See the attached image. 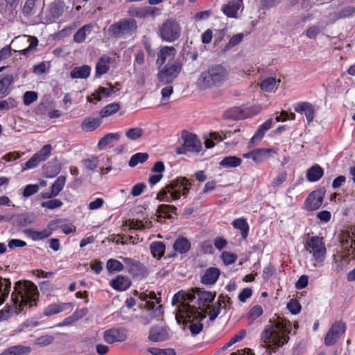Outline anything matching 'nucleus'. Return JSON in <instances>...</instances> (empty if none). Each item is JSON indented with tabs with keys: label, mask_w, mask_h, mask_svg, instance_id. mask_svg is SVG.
Listing matches in <instances>:
<instances>
[{
	"label": "nucleus",
	"mask_w": 355,
	"mask_h": 355,
	"mask_svg": "<svg viewBox=\"0 0 355 355\" xmlns=\"http://www.w3.org/2000/svg\"><path fill=\"white\" fill-rule=\"evenodd\" d=\"M38 295L37 287L31 282H17L11 294V304L0 311V320H8L13 313L31 308Z\"/></svg>",
	"instance_id": "obj_1"
},
{
	"label": "nucleus",
	"mask_w": 355,
	"mask_h": 355,
	"mask_svg": "<svg viewBox=\"0 0 355 355\" xmlns=\"http://www.w3.org/2000/svg\"><path fill=\"white\" fill-rule=\"evenodd\" d=\"M291 323L278 317L274 327L267 326L261 334V339L265 343L271 344L275 347H280L289 340L288 334L291 333Z\"/></svg>",
	"instance_id": "obj_2"
},
{
	"label": "nucleus",
	"mask_w": 355,
	"mask_h": 355,
	"mask_svg": "<svg viewBox=\"0 0 355 355\" xmlns=\"http://www.w3.org/2000/svg\"><path fill=\"white\" fill-rule=\"evenodd\" d=\"M191 183L186 178H179L172 180L157 193L159 201L171 202L180 199L181 195L186 198L189 192Z\"/></svg>",
	"instance_id": "obj_3"
},
{
	"label": "nucleus",
	"mask_w": 355,
	"mask_h": 355,
	"mask_svg": "<svg viewBox=\"0 0 355 355\" xmlns=\"http://www.w3.org/2000/svg\"><path fill=\"white\" fill-rule=\"evenodd\" d=\"M195 300V296L191 293H186L180 291L174 295L172 299V304L175 305L180 303L178 306L176 319L179 318H191L199 315L198 313V308L191 306L189 302H192Z\"/></svg>",
	"instance_id": "obj_4"
},
{
	"label": "nucleus",
	"mask_w": 355,
	"mask_h": 355,
	"mask_svg": "<svg viewBox=\"0 0 355 355\" xmlns=\"http://www.w3.org/2000/svg\"><path fill=\"white\" fill-rule=\"evenodd\" d=\"M307 251L312 254L315 263L314 267L322 266L326 257L327 249L323 238L318 236H312L306 241Z\"/></svg>",
	"instance_id": "obj_5"
},
{
	"label": "nucleus",
	"mask_w": 355,
	"mask_h": 355,
	"mask_svg": "<svg viewBox=\"0 0 355 355\" xmlns=\"http://www.w3.org/2000/svg\"><path fill=\"white\" fill-rule=\"evenodd\" d=\"M182 28L180 24L175 19H166L159 26L158 35L163 41L173 42L181 35Z\"/></svg>",
	"instance_id": "obj_6"
},
{
	"label": "nucleus",
	"mask_w": 355,
	"mask_h": 355,
	"mask_svg": "<svg viewBox=\"0 0 355 355\" xmlns=\"http://www.w3.org/2000/svg\"><path fill=\"white\" fill-rule=\"evenodd\" d=\"M182 70V64L175 61L172 64H166L157 73L158 85L171 84Z\"/></svg>",
	"instance_id": "obj_7"
},
{
	"label": "nucleus",
	"mask_w": 355,
	"mask_h": 355,
	"mask_svg": "<svg viewBox=\"0 0 355 355\" xmlns=\"http://www.w3.org/2000/svg\"><path fill=\"white\" fill-rule=\"evenodd\" d=\"M137 22L133 19H123L118 22L112 24L108 28V34L114 37L119 38L131 33L137 29Z\"/></svg>",
	"instance_id": "obj_8"
},
{
	"label": "nucleus",
	"mask_w": 355,
	"mask_h": 355,
	"mask_svg": "<svg viewBox=\"0 0 355 355\" xmlns=\"http://www.w3.org/2000/svg\"><path fill=\"white\" fill-rule=\"evenodd\" d=\"M182 139L183 144L176 148L177 154H186L188 152L199 153L201 150L202 144L196 135L184 132L182 134Z\"/></svg>",
	"instance_id": "obj_9"
},
{
	"label": "nucleus",
	"mask_w": 355,
	"mask_h": 355,
	"mask_svg": "<svg viewBox=\"0 0 355 355\" xmlns=\"http://www.w3.org/2000/svg\"><path fill=\"white\" fill-rule=\"evenodd\" d=\"M121 259L127 271L133 278L142 279L148 275L146 268L139 261L128 257H121Z\"/></svg>",
	"instance_id": "obj_10"
},
{
	"label": "nucleus",
	"mask_w": 355,
	"mask_h": 355,
	"mask_svg": "<svg viewBox=\"0 0 355 355\" xmlns=\"http://www.w3.org/2000/svg\"><path fill=\"white\" fill-rule=\"evenodd\" d=\"M52 150L50 144L44 146L41 150L34 154L31 158L25 163V168H22V171L25 169H32L37 167L42 162L48 159Z\"/></svg>",
	"instance_id": "obj_11"
},
{
	"label": "nucleus",
	"mask_w": 355,
	"mask_h": 355,
	"mask_svg": "<svg viewBox=\"0 0 355 355\" xmlns=\"http://www.w3.org/2000/svg\"><path fill=\"white\" fill-rule=\"evenodd\" d=\"M128 338L127 330L124 328H111L104 331L103 339L108 344L124 342Z\"/></svg>",
	"instance_id": "obj_12"
},
{
	"label": "nucleus",
	"mask_w": 355,
	"mask_h": 355,
	"mask_svg": "<svg viewBox=\"0 0 355 355\" xmlns=\"http://www.w3.org/2000/svg\"><path fill=\"white\" fill-rule=\"evenodd\" d=\"M65 3L63 0H55L49 6L46 15L47 23H51L60 18L64 13Z\"/></svg>",
	"instance_id": "obj_13"
},
{
	"label": "nucleus",
	"mask_w": 355,
	"mask_h": 355,
	"mask_svg": "<svg viewBox=\"0 0 355 355\" xmlns=\"http://www.w3.org/2000/svg\"><path fill=\"white\" fill-rule=\"evenodd\" d=\"M345 329L346 326L345 323L342 322L334 323L325 336V345L327 346L334 345L337 341L340 336L345 331Z\"/></svg>",
	"instance_id": "obj_14"
},
{
	"label": "nucleus",
	"mask_w": 355,
	"mask_h": 355,
	"mask_svg": "<svg viewBox=\"0 0 355 355\" xmlns=\"http://www.w3.org/2000/svg\"><path fill=\"white\" fill-rule=\"evenodd\" d=\"M324 192L320 189L311 192L306 198L305 208L309 211L318 209L322 204Z\"/></svg>",
	"instance_id": "obj_15"
},
{
	"label": "nucleus",
	"mask_w": 355,
	"mask_h": 355,
	"mask_svg": "<svg viewBox=\"0 0 355 355\" xmlns=\"http://www.w3.org/2000/svg\"><path fill=\"white\" fill-rule=\"evenodd\" d=\"M191 293L193 294L195 297L197 295L198 309L209 306L215 297V293H212L210 291H203L200 288H193Z\"/></svg>",
	"instance_id": "obj_16"
},
{
	"label": "nucleus",
	"mask_w": 355,
	"mask_h": 355,
	"mask_svg": "<svg viewBox=\"0 0 355 355\" xmlns=\"http://www.w3.org/2000/svg\"><path fill=\"white\" fill-rule=\"evenodd\" d=\"M198 313L199 315L195 316V317H191V318H179L178 322H180V320H182L183 323H189V328L191 331V333L193 336H196L198 334H200L202 329H203V324L200 322H195L194 320L197 319H200L202 320V319L206 318V315L205 314L201 313L198 310Z\"/></svg>",
	"instance_id": "obj_17"
},
{
	"label": "nucleus",
	"mask_w": 355,
	"mask_h": 355,
	"mask_svg": "<svg viewBox=\"0 0 355 355\" xmlns=\"http://www.w3.org/2000/svg\"><path fill=\"white\" fill-rule=\"evenodd\" d=\"M12 220L14 225L23 227L34 223L35 217L32 213H22L12 215L8 220Z\"/></svg>",
	"instance_id": "obj_18"
},
{
	"label": "nucleus",
	"mask_w": 355,
	"mask_h": 355,
	"mask_svg": "<svg viewBox=\"0 0 355 355\" xmlns=\"http://www.w3.org/2000/svg\"><path fill=\"white\" fill-rule=\"evenodd\" d=\"M176 52V49L173 46H165L160 49L157 53V65L160 67L164 64L167 60L173 59Z\"/></svg>",
	"instance_id": "obj_19"
},
{
	"label": "nucleus",
	"mask_w": 355,
	"mask_h": 355,
	"mask_svg": "<svg viewBox=\"0 0 355 355\" xmlns=\"http://www.w3.org/2000/svg\"><path fill=\"white\" fill-rule=\"evenodd\" d=\"M215 86L222 83L227 77V69L220 64L212 66L209 68Z\"/></svg>",
	"instance_id": "obj_20"
},
{
	"label": "nucleus",
	"mask_w": 355,
	"mask_h": 355,
	"mask_svg": "<svg viewBox=\"0 0 355 355\" xmlns=\"http://www.w3.org/2000/svg\"><path fill=\"white\" fill-rule=\"evenodd\" d=\"M51 225L52 222L49 224L48 228L44 229L42 231L28 229L24 231V233L33 241L42 240L51 236L53 230V228L51 227Z\"/></svg>",
	"instance_id": "obj_21"
},
{
	"label": "nucleus",
	"mask_w": 355,
	"mask_h": 355,
	"mask_svg": "<svg viewBox=\"0 0 355 355\" xmlns=\"http://www.w3.org/2000/svg\"><path fill=\"white\" fill-rule=\"evenodd\" d=\"M196 84L198 87L200 89H207L215 86L209 69L201 73Z\"/></svg>",
	"instance_id": "obj_22"
},
{
	"label": "nucleus",
	"mask_w": 355,
	"mask_h": 355,
	"mask_svg": "<svg viewBox=\"0 0 355 355\" xmlns=\"http://www.w3.org/2000/svg\"><path fill=\"white\" fill-rule=\"evenodd\" d=\"M243 5V0L230 1L227 4L224 5L222 10L228 17H236L237 12Z\"/></svg>",
	"instance_id": "obj_23"
},
{
	"label": "nucleus",
	"mask_w": 355,
	"mask_h": 355,
	"mask_svg": "<svg viewBox=\"0 0 355 355\" xmlns=\"http://www.w3.org/2000/svg\"><path fill=\"white\" fill-rule=\"evenodd\" d=\"M220 273L218 268L210 267L205 270L204 275L202 277L201 282L205 285H213L218 279Z\"/></svg>",
	"instance_id": "obj_24"
},
{
	"label": "nucleus",
	"mask_w": 355,
	"mask_h": 355,
	"mask_svg": "<svg viewBox=\"0 0 355 355\" xmlns=\"http://www.w3.org/2000/svg\"><path fill=\"white\" fill-rule=\"evenodd\" d=\"M295 110L297 112L304 114L308 122L312 121L314 118V109L312 105L307 102L297 103L295 106Z\"/></svg>",
	"instance_id": "obj_25"
},
{
	"label": "nucleus",
	"mask_w": 355,
	"mask_h": 355,
	"mask_svg": "<svg viewBox=\"0 0 355 355\" xmlns=\"http://www.w3.org/2000/svg\"><path fill=\"white\" fill-rule=\"evenodd\" d=\"M131 285L130 279L125 276L118 275L115 279L110 282V286L116 291H125Z\"/></svg>",
	"instance_id": "obj_26"
},
{
	"label": "nucleus",
	"mask_w": 355,
	"mask_h": 355,
	"mask_svg": "<svg viewBox=\"0 0 355 355\" xmlns=\"http://www.w3.org/2000/svg\"><path fill=\"white\" fill-rule=\"evenodd\" d=\"M110 61L111 58L107 55H103L98 59L96 66V77L98 78L107 72Z\"/></svg>",
	"instance_id": "obj_27"
},
{
	"label": "nucleus",
	"mask_w": 355,
	"mask_h": 355,
	"mask_svg": "<svg viewBox=\"0 0 355 355\" xmlns=\"http://www.w3.org/2000/svg\"><path fill=\"white\" fill-rule=\"evenodd\" d=\"M71 306V303H54L47 306L44 310L45 316L60 313Z\"/></svg>",
	"instance_id": "obj_28"
},
{
	"label": "nucleus",
	"mask_w": 355,
	"mask_h": 355,
	"mask_svg": "<svg viewBox=\"0 0 355 355\" xmlns=\"http://www.w3.org/2000/svg\"><path fill=\"white\" fill-rule=\"evenodd\" d=\"M91 67L89 65L85 64L80 67H75L70 72V76L75 78L85 79L88 78L91 73Z\"/></svg>",
	"instance_id": "obj_29"
},
{
	"label": "nucleus",
	"mask_w": 355,
	"mask_h": 355,
	"mask_svg": "<svg viewBox=\"0 0 355 355\" xmlns=\"http://www.w3.org/2000/svg\"><path fill=\"white\" fill-rule=\"evenodd\" d=\"M31 349L29 347L15 345L3 351L0 355H28Z\"/></svg>",
	"instance_id": "obj_30"
},
{
	"label": "nucleus",
	"mask_w": 355,
	"mask_h": 355,
	"mask_svg": "<svg viewBox=\"0 0 355 355\" xmlns=\"http://www.w3.org/2000/svg\"><path fill=\"white\" fill-rule=\"evenodd\" d=\"M11 282L9 279L0 277V304H3L10 291Z\"/></svg>",
	"instance_id": "obj_31"
},
{
	"label": "nucleus",
	"mask_w": 355,
	"mask_h": 355,
	"mask_svg": "<svg viewBox=\"0 0 355 355\" xmlns=\"http://www.w3.org/2000/svg\"><path fill=\"white\" fill-rule=\"evenodd\" d=\"M13 80L14 77L12 74L6 75L0 80V95L2 97L6 96L9 94V87Z\"/></svg>",
	"instance_id": "obj_32"
},
{
	"label": "nucleus",
	"mask_w": 355,
	"mask_h": 355,
	"mask_svg": "<svg viewBox=\"0 0 355 355\" xmlns=\"http://www.w3.org/2000/svg\"><path fill=\"white\" fill-rule=\"evenodd\" d=\"M280 83V80H277L273 77H268L263 79L261 83H259L261 90L266 92H272L275 88H277V83Z\"/></svg>",
	"instance_id": "obj_33"
},
{
	"label": "nucleus",
	"mask_w": 355,
	"mask_h": 355,
	"mask_svg": "<svg viewBox=\"0 0 355 355\" xmlns=\"http://www.w3.org/2000/svg\"><path fill=\"white\" fill-rule=\"evenodd\" d=\"M101 123L100 119L96 118H86L82 122L81 128L83 130L91 132L96 130L100 126Z\"/></svg>",
	"instance_id": "obj_34"
},
{
	"label": "nucleus",
	"mask_w": 355,
	"mask_h": 355,
	"mask_svg": "<svg viewBox=\"0 0 355 355\" xmlns=\"http://www.w3.org/2000/svg\"><path fill=\"white\" fill-rule=\"evenodd\" d=\"M232 225L235 229L241 231L243 239H245L248 236L249 225L246 219L243 218H237L232 222Z\"/></svg>",
	"instance_id": "obj_35"
},
{
	"label": "nucleus",
	"mask_w": 355,
	"mask_h": 355,
	"mask_svg": "<svg viewBox=\"0 0 355 355\" xmlns=\"http://www.w3.org/2000/svg\"><path fill=\"white\" fill-rule=\"evenodd\" d=\"M323 169L318 164L311 166L307 171V178L310 182H316L323 175Z\"/></svg>",
	"instance_id": "obj_36"
},
{
	"label": "nucleus",
	"mask_w": 355,
	"mask_h": 355,
	"mask_svg": "<svg viewBox=\"0 0 355 355\" xmlns=\"http://www.w3.org/2000/svg\"><path fill=\"white\" fill-rule=\"evenodd\" d=\"M242 159L236 156H227L223 158L219 163L224 168H235L241 165Z\"/></svg>",
	"instance_id": "obj_37"
},
{
	"label": "nucleus",
	"mask_w": 355,
	"mask_h": 355,
	"mask_svg": "<svg viewBox=\"0 0 355 355\" xmlns=\"http://www.w3.org/2000/svg\"><path fill=\"white\" fill-rule=\"evenodd\" d=\"M121 137V135L118 132L108 133L103 137L98 143V148L103 149L107 145L112 144L114 141H118Z\"/></svg>",
	"instance_id": "obj_38"
},
{
	"label": "nucleus",
	"mask_w": 355,
	"mask_h": 355,
	"mask_svg": "<svg viewBox=\"0 0 355 355\" xmlns=\"http://www.w3.org/2000/svg\"><path fill=\"white\" fill-rule=\"evenodd\" d=\"M165 248V245L161 241L153 242L150 245L152 255L158 259L164 255Z\"/></svg>",
	"instance_id": "obj_39"
},
{
	"label": "nucleus",
	"mask_w": 355,
	"mask_h": 355,
	"mask_svg": "<svg viewBox=\"0 0 355 355\" xmlns=\"http://www.w3.org/2000/svg\"><path fill=\"white\" fill-rule=\"evenodd\" d=\"M151 221H146L145 223L142 220H129L125 221V225L129 227L130 230H141L145 228L151 227Z\"/></svg>",
	"instance_id": "obj_40"
},
{
	"label": "nucleus",
	"mask_w": 355,
	"mask_h": 355,
	"mask_svg": "<svg viewBox=\"0 0 355 355\" xmlns=\"http://www.w3.org/2000/svg\"><path fill=\"white\" fill-rule=\"evenodd\" d=\"M271 152L272 150L270 148L254 149L253 161L256 163H261L270 156Z\"/></svg>",
	"instance_id": "obj_41"
},
{
	"label": "nucleus",
	"mask_w": 355,
	"mask_h": 355,
	"mask_svg": "<svg viewBox=\"0 0 355 355\" xmlns=\"http://www.w3.org/2000/svg\"><path fill=\"white\" fill-rule=\"evenodd\" d=\"M342 248L345 251V257H349L350 254L355 256V239L349 236L342 241Z\"/></svg>",
	"instance_id": "obj_42"
},
{
	"label": "nucleus",
	"mask_w": 355,
	"mask_h": 355,
	"mask_svg": "<svg viewBox=\"0 0 355 355\" xmlns=\"http://www.w3.org/2000/svg\"><path fill=\"white\" fill-rule=\"evenodd\" d=\"M190 246L189 241L184 237L178 238L173 244L174 250L180 253L187 252L189 250Z\"/></svg>",
	"instance_id": "obj_43"
},
{
	"label": "nucleus",
	"mask_w": 355,
	"mask_h": 355,
	"mask_svg": "<svg viewBox=\"0 0 355 355\" xmlns=\"http://www.w3.org/2000/svg\"><path fill=\"white\" fill-rule=\"evenodd\" d=\"M92 28V25L87 24L83 26L74 34L73 40L78 43L83 42L86 38L87 33H90Z\"/></svg>",
	"instance_id": "obj_44"
},
{
	"label": "nucleus",
	"mask_w": 355,
	"mask_h": 355,
	"mask_svg": "<svg viewBox=\"0 0 355 355\" xmlns=\"http://www.w3.org/2000/svg\"><path fill=\"white\" fill-rule=\"evenodd\" d=\"M120 109V104L119 103H112L105 106L101 111L100 115L102 118L109 116L115 114Z\"/></svg>",
	"instance_id": "obj_45"
},
{
	"label": "nucleus",
	"mask_w": 355,
	"mask_h": 355,
	"mask_svg": "<svg viewBox=\"0 0 355 355\" xmlns=\"http://www.w3.org/2000/svg\"><path fill=\"white\" fill-rule=\"evenodd\" d=\"M66 182V177L64 175L59 176L51 187L53 195L58 196L64 187Z\"/></svg>",
	"instance_id": "obj_46"
},
{
	"label": "nucleus",
	"mask_w": 355,
	"mask_h": 355,
	"mask_svg": "<svg viewBox=\"0 0 355 355\" xmlns=\"http://www.w3.org/2000/svg\"><path fill=\"white\" fill-rule=\"evenodd\" d=\"M148 154L146 153H137L131 157L128 164L130 167H135L138 164L144 163L148 159Z\"/></svg>",
	"instance_id": "obj_47"
},
{
	"label": "nucleus",
	"mask_w": 355,
	"mask_h": 355,
	"mask_svg": "<svg viewBox=\"0 0 355 355\" xmlns=\"http://www.w3.org/2000/svg\"><path fill=\"white\" fill-rule=\"evenodd\" d=\"M114 92V87L111 85L109 88L99 87L98 89L94 93H93L92 96L95 100L99 101L101 100V95L110 96Z\"/></svg>",
	"instance_id": "obj_48"
},
{
	"label": "nucleus",
	"mask_w": 355,
	"mask_h": 355,
	"mask_svg": "<svg viewBox=\"0 0 355 355\" xmlns=\"http://www.w3.org/2000/svg\"><path fill=\"white\" fill-rule=\"evenodd\" d=\"M106 267L110 272H119L124 269V266L119 261L114 259H110L107 261Z\"/></svg>",
	"instance_id": "obj_49"
},
{
	"label": "nucleus",
	"mask_w": 355,
	"mask_h": 355,
	"mask_svg": "<svg viewBox=\"0 0 355 355\" xmlns=\"http://www.w3.org/2000/svg\"><path fill=\"white\" fill-rule=\"evenodd\" d=\"M222 304H225V297L223 295H220L218 297V300L217 302V305H215L214 306V308L212 309V310H211V311H210L209 320L211 321H214L217 318L218 314L220 313V309Z\"/></svg>",
	"instance_id": "obj_50"
},
{
	"label": "nucleus",
	"mask_w": 355,
	"mask_h": 355,
	"mask_svg": "<svg viewBox=\"0 0 355 355\" xmlns=\"http://www.w3.org/2000/svg\"><path fill=\"white\" fill-rule=\"evenodd\" d=\"M147 352L153 355H175V352L173 349H159L156 347H149Z\"/></svg>",
	"instance_id": "obj_51"
},
{
	"label": "nucleus",
	"mask_w": 355,
	"mask_h": 355,
	"mask_svg": "<svg viewBox=\"0 0 355 355\" xmlns=\"http://www.w3.org/2000/svg\"><path fill=\"white\" fill-rule=\"evenodd\" d=\"M144 130L141 128H132L125 132V136L130 140H137L143 135Z\"/></svg>",
	"instance_id": "obj_52"
},
{
	"label": "nucleus",
	"mask_w": 355,
	"mask_h": 355,
	"mask_svg": "<svg viewBox=\"0 0 355 355\" xmlns=\"http://www.w3.org/2000/svg\"><path fill=\"white\" fill-rule=\"evenodd\" d=\"M145 7L140 8L132 6L128 9V14L130 16L143 18L146 17Z\"/></svg>",
	"instance_id": "obj_53"
},
{
	"label": "nucleus",
	"mask_w": 355,
	"mask_h": 355,
	"mask_svg": "<svg viewBox=\"0 0 355 355\" xmlns=\"http://www.w3.org/2000/svg\"><path fill=\"white\" fill-rule=\"evenodd\" d=\"M286 178L287 173L286 171L281 172L275 178H273L270 185L273 188L278 187L286 180Z\"/></svg>",
	"instance_id": "obj_54"
},
{
	"label": "nucleus",
	"mask_w": 355,
	"mask_h": 355,
	"mask_svg": "<svg viewBox=\"0 0 355 355\" xmlns=\"http://www.w3.org/2000/svg\"><path fill=\"white\" fill-rule=\"evenodd\" d=\"M62 205V202L58 199H53L41 203V206L42 207L49 209H54L55 208L60 207Z\"/></svg>",
	"instance_id": "obj_55"
},
{
	"label": "nucleus",
	"mask_w": 355,
	"mask_h": 355,
	"mask_svg": "<svg viewBox=\"0 0 355 355\" xmlns=\"http://www.w3.org/2000/svg\"><path fill=\"white\" fill-rule=\"evenodd\" d=\"M17 106V102L13 98H8L0 101V110H10Z\"/></svg>",
	"instance_id": "obj_56"
},
{
	"label": "nucleus",
	"mask_w": 355,
	"mask_h": 355,
	"mask_svg": "<svg viewBox=\"0 0 355 355\" xmlns=\"http://www.w3.org/2000/svg\"><path fill=\"white\" fill-rule=\"evenodd\" d=\"M243 38V33H239L236 35H234L231 37L229 42L226 44L225 47V50H229L231 48L234 47V46L239 44Z\"/></svg>",
	"instance_id": "obj_57"
},
{
	"label": "nucleus",
	"mask_w": 355,
	"mask_h": 355,
	"mask_svg": "<svg viewBox=\"0 0 355 355\" xmlns=\"http://www.w3.org/2000/svg\"><path fill=\"white\" fill-rule=\"evenodd\" d=\"M157 211L162 214H177V208L173 205H161L157 208Z\"/></svg>",
	"instance_id": "obj_58"
},
{
	"label": "nucleus",
	"mask_w": 355,
	"mask_h": 355,
	"mask_svg": "<svg viewBox=\"0 0 355 355\" xmlns=\"http://www.w3.org/2000/svg\"><path fill=\"white\" fill-rule=\"evenodd\" d=\"M35 5L36 4L31 1L26 0L22 8V13L24 15L28 17L33 15Z\"/></svg>",
	"instance_id": "obj_59"
},
{
	"label": "nucleus",
	"mask_w": 355,
	"mask_h": 355,
	"mask_svg": "<svg viewBox=\"0 0 355 355\" xmlns=\"http://www.w3.org/2000/svg\"><path fill=\"white\" fill-rule=\"evenodd\" d=\"M24 103L28 105L37 99V94L35 92L28 91L24 94Z\"/></svg>",
	"instance_id": "obj_60"
},
{
	"label": "nucleus",
	"mask_w": 355,
	"mask_h": 355,
	"mask_svg": "<svg viewBox=\"0 0 355 355\" xmlns=\"http://www.w3.org/2000/svg\"><path fill=\"white\" fill-rule=\"evenodd\" d=\"M320 31L321 28L319 25H313L306 30V35L310 39H315Z\"/></svg>",
	"instance_id": "obj_61"
},
{
	"label": "nucleus",
	"mask_w": 355,
	"mask_h": 355,
	"mask_svg": "<svg viewBox=\"0 0 355 355\" xmlns=\"http://www.w3.org/2000/svg\"><path fill=\"white\" fill-rule=\"evenodd\" d=\"M39 191V186L37 184H28L24 190L23 196L25 198L30 197L31 196L37 193Z\"/></svg>",
	"instance_id": "obj_62"
},
{
	"label": "nucleus",
	"mask_w": 355,
	"mask_h": 355,
	"mask_svg": "<svg viewBox=\"0 0 355 355\" xmlns=\"http://www.w3.org/2000/svg\"><path fill=\"white\" fill-rule=\"evenodd\" d=\"M263 313V309L260 305L254 306L248 313V316L252 320L260 317Z\"/></svg>",
	"instance_id": "obj_63"
},
{
	"label": "nucleus",
	"mask_w": 355,
	"mask_h": 355,
	"mask_svg": "<svg viewBox=\"0 0 355 355\" xmlns=\"http://www.w3.org/2000/svg\"><path fill=\"white\" fill-rule=\"evenodd\" d=\"M287 308L293 314H297L300 311L301 305L296 300L292 299L288 302Z\"/></svg>",
	"instance_id": "obj_64"
}]
</instances>
